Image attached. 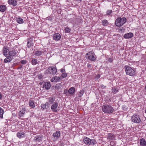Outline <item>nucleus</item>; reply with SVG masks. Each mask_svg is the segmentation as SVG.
I'll return each instance as SVG.
<instances>
[{"label": "nucleus", "instance_id": "nucleus-36", "mask_svg": "<svg viewBox=\"0 0 146 146\" xmlns=\"http://www.w3.org/2000/svg\"><path fill=\"white\" fill-rule=\"evenodd\" d=\"M112 92L114 94H116L118 92V89L117 88L114 87L112 89Z\"/></svg>", "mask_w": 146, "mask_h": 146}, {"label": "nucleus", "instance_id": "nucleus-18", "mask_svg": "<svg viewBox=\"0 0 146 146\" xmlns=\"http://www.w3.org/2000/svg\"><path fill=\"white\" fill-rule=\"evenodd\" d=\"M25 133L23 131L18 132L17 134V136L19 138H23L25 136Z\"/></svg>", "mask_w": 146, "mask_h": 146}, {"label": "nucleus", "instance_id": "nucleus-42", "mask_svg": "<svg viewBox=\"0 0 146 146\" xmlns=\"http://www.w3.org/2000/svg\"><path fill=\"white\" fill-rule=\"evenodd\" d=\"M100 75L99 74H98L97 75L95 78L96 80H97L100 77Z\"/></svg>", "mask_w": 146, "mask_h": 146}, {"label": "nucleus", "instance_id": "nucleus-25", "mask_svg": "<svg viewBox=\"0 0 146 146\" xmlns=\"http://www.w3.org/2000/svg\"><path fill=\"white\" fill-rule=\"evenodd\" d=\"M48 103L49 104H53L55 101V98L52 97H50L48 98Z\"/></svg>", "mask_w": 146, "mask_h": 146}, {"label": "nucleus", "instance_id": "nucleus-4", "mask_svg": "<svg viewBox=\"0 0 146 146\" xmlns=\"http://www.w3.org/2000/svg\"><path fill=\"white\" fill-rule=\"evenodd\" d=\"M124 68L126 74L129 75L131 76H133L135 74V70L130 66L125 65L124 66Z\"/></svg>", "mask_w": 146, "mask_h": 146}, {"label": "nucleus", "instance_id": "nucleus-39", "mask_svg": "<svg viewBox=\"0 0 146 146\" xmlns=\"http://www.w3.org/2000/svg\"><path fill=\"white\" fill-rule=\"evenodd\" d=\"M21 63L22 64H25L27 63V61L26 60H22L21 61Z\"/></svg>", "mask_w": 146, "mask_h": 146}, {"label": "nucleus", "instance_id": "nucleus-8", "mask_svg": "<svg viewBox=\"0 0 146 146\" xmlns=\"http://www.w3.org/2000/svg\"><path fill=\"white\" fill-rule=\"evenodd\" d=\"M48 70V72L51 74H55L57 72V69L54 67H49Z\"/></svg>", "mask_w": 146, "mask_h": 146}, {"label": "nucleus", "instance_id": "nucleus-22", "mask_svg": "<svg viewBox=\"0 0 146 146\" xmlns=\"http://www.w3.org/2000/svg\"><path fill=\"white\" fill-rule=\"evenodd\" d=\"M133 36V34L131 33H129L126 34H125L123 36L125 38H131Z\"/></svg>", "mask_w": 146, "mask_h": 146}, {"label": "nucleus", "instance_id": "nucleus-5", "mask_svg": "<svg viewBox=\"0 0 146 146\" xmlns=\"http://www.w3.org/2000/svg\"><path fill=\"white\" fill-rule=\"evenodd\" d=\"M83 141L87 145H94L97 143L96 141L94 139H91L87 137H84Z\"/></svg>", "mask_w": 146, "mask_h": 146}, {"label": "nucleus", "instance_id": "nucleus-41", "mask_svg": "<svg viewBox=\"0 0 146 146\" xmlns=\"http://www.w3.org/2000/svg\"><path fill=\"white\" fill-rule=\"evenodd\" d=\"M108 61L109 62H111L113 61V59L111 58H108Z\"/></svg>", "mask_w": 146, "mask_h": 146}, {"label": "nucleus", "instance_id": "nucleus-21", "mask_svg": "<svg viewBox=\"0 0 146 146\" xmlns=\"http://www.w3.org/2000/svg\"><path fill=\"white\" fill-rule=\"evenodd\" d=\"M60 132L59 131H57L55 133L53 134V136L55 139H58L60 136Z\"/></svg>", "mask_w": 146, "mask_h": 146}, {"label": "nucleus", "instance_id": "nucleus-32", "mask_svg": "<svg viewBox=\"0 0 146 146\" xmlns=\"http://www.w3.org/2000/svg\"><path fill=\"white\" fill-rule=\"evenodd\" d=\"M31 62L32 65H35L37 63V60L36 59L33 58Z\"/></svg>", "mask_w": 146, "mask_h": 146}, {"label": "nucleus", "instance_id": "nucleus-9", "mask_svg": "<svg viewBox=\"0 0 146 146\" xmlns=\"http://www.w3.org/2000/svg\"><path fill=\"white\" fill-rule=\"evenodd\" d=\"M2 50L3 55L5 57H7L8 54V52H9V51L8 48L7 46H5L3 47Z\"/></svg>", "mask_w": 146, "mask_h": 146}, {"label": "nucleus", "instance_id": "nucleus-43", "mask_svg": "<svg viewBox=\"0 0 146 146\" xmlns=\"http://www.w3.org/2000/svg\"><path fill=\"white\" fill-rule=\"evenodd\" d=\"M65 69L63 68H62L60 70V72H65Z\"/></svg>", "mask_w": 146, "mask_h": 146}, {"label": "nucleus", "instance_id": "nucleus-20", "mask_svg": "<svg viewBox=\"0 0 146 146\" xmlns=\"http://www.w3.org/2000/svg\"><path fill=\"white\" fill-rule=\"evenodd\" d=\"M61 38V36L59 33H55L53 35V38L56 40H59Z\"/></svg>", "mask_w": 146, "mask_h": 146}, {"label": "nucleus", "instance_id": "nucleus-16", "mask_svg": "<svg viewBox=\"0 0 146 146\" xmlns=\"http://www.w3.org/2000/svg\"><path fill=\"white\" fill-rule=\"evenodd\" d=\"M49 107V105L48 102H46L45 104H42L41 105V108L42 110L48 109Z\"/></svg>", "mask_w": 146, "mask_h": 146}, {"label": "nucleus", "instance_id": "nucleus-46", "mask_svg": "<svg viewBox=\"0 0 146 146\" xmlns=\"http://www.w3.org/2000/svg\"><path fill=\"white\" fill-rule=\"evenodd\" d=\"M77 1H81L82 0H76Z\"/></svg>", "mask_w": 146, "mask_h": 146}, {"label": "nucleus", "instance_id": "nucleus-13", "mask_svg": "<svg viewBox=\"0 0 146 146\" xmlns=\"http://www.w3.org/2000/svg\"><path fill=\"white\" fill-rule=\"evenodd\" d=\"M78 19L77 18V17L76 16H74L73 17V18L70 19L69 21H70L71 23L74 24H76L78 22Z\"/></svg>", "mask_w": 146, "mask_h": 146}, {"label": "nucleus", "instance_id": "nucleus-6", "mask_svg": "<svg viewBox=\"0 0 146 146\" xmlns=\"http://www.w3.org/2000/svg\"><path fill=\"white\" fill-rule=\"evenodd\" d=\"M131 121L135 123H139L141 121L139 116L137 114H134L131 118Z\"/></svg>", "mask_w": 146, "mask_h": 146}, {"label": "nucleus", "instance_id": "nucleus-38", "mask_svg": "<svg viewBox=\"0 0 146 146\" xmlns=\"http://www.w3.org/2000/svg\"><path fill=\"white\" fill-rule=\"evenodd\" d=\"M67 76V73L65 72H64V73H62V75L60 77V78L62 77V78H66Z\"/></svg>", "mask_w": 146, "mask_h": 146}, {"label": "nucleus", "instance_id": "nucleus-26", "mask_svg": "<svg viewBox=\"0 0 146 146\" xmlns=\"http://www.w3.org/2000/svg\"><path fill=\"white\" fill-rule=\"evenodd\" d=\"M29 105L32 108H34L35 107L34 101L32 100H30L29 102Z\"/></svg>", "mask_w": 146, "mask_h": 146}, {"label": "nucleus", "instance_id": "nucleus-30", "mask_svg": "<svg viewBox=\"0 0 146 146\" xmlns=\"http://www.w3.org/2000/svg\"><path fill=\"white\" fill-rule=\"evenodd\" d=\"M34 139L37 141L40 142L42 141V137L40 136H36L35 137Z\"/></svg>", "mask_w": 146, "mask_h": 146}, {"label": "nucleus", "instance_id": "nucleus-14", "mask_svg": "<svg viewBox=\"0 0 146 146\" xmlns=\"http://www.w3.org/2000/svg\"><path fill=\"white\" fill-rule=\"evenodd\" d=\"M8 3L10 5L15 6L17 5V0H8Z\"/></svg>", "mask_w": 146, "mask_h": 146}, {"label": "nucleus", "instance_id": "nucleus-10", "mask_svg": "<svg viewBox=\"0 0 146 146\" xmlns=\"http://www.w3.org/2000/svg\"><path fill=\"white\" fill-rule=\"evenodd\" d=\"M58 107V103L57 102H54L51 106V109L53 112H56L58 111L57 109Z\"/></svg>", "mask_w": 146, "mask_h": 146}, {"label": "nucleus", "instance_id": "nucleus-15", "mask_svg": "<svg viewBox=\"0 0 146 146\" xmlns=\"http://www.w3.org/2000/svg\"><path fill=\"white\" fill-rule=\"evenodd\" d=\"M22 108L21 109V110L19 111V114L20 117H23L24 114H25L26 111V109L23 107H22Z\"/></svg>", "mask_w": 146, "mask_h": 146}, {"label": "nucleus", "instance_id": "nucleus-27", "mask_svg": "<svg viewBox=\"0 0 146 146\" xmlns=\"http://www.w3.org/2000/svg\"><path fill=\"white\" fill-rule=\"evenodd\" d=\"M6 7L4 5H1L0 6V11L1 12H3L6 10Z\"/></svg>", "mask_w": 146, "mask_h": 146}, {"label": "nucleus", "instance_id": "nucleus-37", "mask_svg": "<svg viewBox=\"0 0 146 146\" xmlns=\"http://www.w3.org/2000/svg\"><path fill=\"white\" fill-rule=\"evenodd\" d=\"M70 31V29L68 27L65 28V32L67 33H69Z\"/></svg>", "mask_w": 146, "mask_h": 146}, {"label": "nucleus", "instance_id": "nucleus-34", "mask_svg": "<svg viewBox=\"0 0 146 146\" xmlns=\"http://www.w3.org/2000/svg\"><path fill=\"white\" fill-rule=\"evenodd\" d=\"M4 113V111L3 109L0 107V118H3V115Z\"/></svg>", "mask_w": 146, "mask_h": 146}, {"label": "nucleus", "instance_id": "nucleus-35", "mask_svg": "<svg viewBox=\"0 0 146 146\" xmlns=\"http://www.w3.org/2000/svg\"><path fill=\"white\" fill-rule=\"evenodd\" d=\"M84 92V90H81L78 94V97H81Z\"/></svg>", "mask_w": 146, "mask_h": 146}, {"label": "nucleus", "instance_id": "nucleus-23", "mask_svg": "<svg viewBox=\"0 0 146 146\" xmlns=\"http://www.w3.org/2000/svg\"><path fill=\"white\" fill-rule=\"evenodd\" d=\"M51 86L50 84V82H46L45 83L43 86V88H45L46 89L48 90Z\"/></svg>", "mask_w": 146, "mask_h": 146}, {"label": "nucleus", "instance_id": "nucleus-40", "mask_svg": "<svg viewBox=\"0 0 146 146\" xmlns=\"http://www.w3.org/2000/svg\"><path fill=\"white\" fill-rule=\"evenodd\" d=\"M115 143L114 141H111L110 142V145L112 146H114L115 145Z\"/></svg>", "mask_w": 146, "mask_h": 146}, {"label": "nucleus", "instance_id": "nucleus-33", "mask_svg": "<svg viewBox=\"0 0 146 146\" xmlns=\"http://www.w3.org/2000/svg\"><path fill=\"white\" fill-rule=\"evenodd\" d=\"M102 24L104 26H106L108 24V22L107 20L104 19L102 20Z\"/></svg>", "mask_w": 146, "mask_h": 146}, {"label": "nucleus", "instance_id": "nucleus-44", "mask_svg": "<svg viewBox=\"0 0 146 146\" xmlns=\"http://www.w3.org/2000/svg\"><path fill=\"white\" fill-rule=\"evenodd\" d=\"M101 87V88H102V89H104V88H105V87H106V86H104V85H101V86H100Z\"/></svg>", "mask_w": 146, "mask_h": 146}, {"label": "nucleus", "instance_id": "nucleus-12", "mask_svg": "<svg viewBox=\"0 0 146 146\" xmlns=\"http://www.w3.org/2000/svg\"><path fill=\"white\" fill-rule=\"evenodd\" d=\"M115 135L113 133H109L108 134L107 138L109 141L115 140Z\"/></svg>", "mask_w": 146, "mask_h": 146}, {"label": "nucleus", "instance_id": "nucleus-28", "mask_svg": "<svg viewBox=\"0 0 146 146\" xmlns=\"http://www.w3.org/2000/svg\"><path fill=\"white\" fill-rule=\"evenodd\" d=\"M112 12L113 11L112 10H108L106 12V14L104 15V16L106 17L107 15H109L111 17L112 16L111 14Z\"/></svg>", "mask_w": 146, "mask_h": 146}, {"label": "nucleus", "instance_id": "nucleus-17", "mask_svg": "<svg viewBox=\"0 0 146 146\" xmlns=\"http://www.w3.org/2000/svg\"><path fill=\"white\" fill-rule=\"evenodd\" d=\"M139 141L140 146H146V141L144 138L140 139Z\"/></svg>", "mask_w": 146, "mask_h": 146}, {"label": "nucleus", "instance_id": "nucleus-29", "mask_svg": "<svg viewBox=\"0 0 146 146\" xmlns=\"http://www.w3.org/2000/svg\"><path fill=\"white\" fill-rule=\"evenodd\" d=\"M75 91V88L74 87L70 88L68 90V93L70 94H72L74 93Z\"/></svg>", "mask_w": 146, "mask_h": 146}, {"label": "nucleus", "instance_id": "nucleus-31", "mask_svg": "<svg viewBox=\"0 0 146 146\" xmlns=\"http://www.w3.org/2000/svg\"><path fill=\"white\" fill-rule=\"evenodd\" d=\"M42 53V52L41 51L36 50L35 51V55L36 56H39L41 55Z\"/></svg>", "mask_w": 146, "mask_h": 146}, {"label": "nucleus", "instance_id": "nucleus-19", "mask_svg": "<svg viewBox=\"0 0 146 146\" xmlns=\"http://www.w3.org/2000/svg\"><path fill=\"white\" fill-rule=\"evenodd\" d=\"M62 79L60 77H57L56 76L53 77H52L50 81L51 82H58L59 80H61Z\"/></svg>", "mask_w": 146, "mask_h": 146}, {"label": "nucleus", "instance_id": "nucleus-11", "mask_svg": "<svg viewBox=\"0 0 146 146\" xmlns=\"http://www.w3.org/2000/svg\"><path fill=\"white\" fill-rule=\"evenodd\" d=\"M33 38H30L28 39L27 45L28 48H31L33 46Z\"/></svg>", "mask_w": 146, "mask_h": 146}, {"label": "nucleus", "instance_id": "nucleus-45", "mask_svg": "<svg viewBox=\"0 0 146 146\" xmlns=\"http://www.w3.org/2000/svg\"><path fill=\"white\" fill-rule=\"evenodd\" d=\"M2 97V95L0 93V100L1 99Z\"/></svg>", "mask_w": 146, "mask_h": 146}, {"label": "nucleus", "instance_id": "nucleus-48", "mask_svg": "<svg viewBox=\"0 0 146 146\" xmlns=\"http://www.w3.org/2000/svg\"><path fill=\"white\" fill-rule=\"evenodd\" d=\"M145 113H146V109L145 110Z\"/></svg>", "mask_w": 146, "mask_h": 146}, {"label": "nucleus", "instance_id": "nucleus-47", "mask_svg": "<svg viewBox=\"0 0 146 146\" xmlns=\"http://www.w3.org/2000/svg\"><path fill=\"white\" fill-rule=\"evenodd\" d=\"M145 89H146V86H145Z\"/></svg>", "mask_w": 146, "mask_h": 146}, {"label": "nucleus", "instance_id": "nucleus-1", "mask_svg": "<svg viewBox=\"0 0 146 146\" xmlns=\"http://www.w3.org/2000/svg\"><path fill=\"white\" fill-rule=\"evenodd\" d=\"M17 52V50L14 47L12 49L10 48L8 55L4 59V62L5 63L10 62L13 59V57L15 56Z\"/></svg>", "mask_w": 146, "mask_h": 146}, {"label": "nucleus", "instance_id": "nucleus-3", "mask_svg": "<svg viewBox=\"0 0 146 146\" xmlns=\"http://www.w3.org/2000/svg\"><path fill=\"white\" fill-rule=\"evenodd\" d=\"M102 110L103 112L107 113H112L114 109L111 106L107 105H103L102 107Z\"/></svg>", "mask_w": 146, "mask_h": 146}, {"label": "nucleus", "instance_id": "nucleus-24", "mask_svg": "<svg viewBox=\"0 0 146 146\" xmlns=\"http://www.w3.org/2000/svg\"><path fill=\"white\" fill-rule=\"evenodd\" d=\"M16 21L19 24H22L24 23L23 19L21 18L20 17H16Z\"/></svg>", "mask_w": 146, "mask_h": 146}, {"label": "nucleus", "instance_id": "nucleus-2", "mask_svg": "<svg viewBox=\"0 0 146 146\" xmlns=\"http://www.w3.org/2000/svg\"><path fill=\"white\" fill-rule=\"evenodd\" d=\"M126 19L125 18L121 17H118L115 22V25L117 27H121L126 22Z\"/></svg>", "mask_w": 146, "mask_h": 146}, {"label": "nucleus", "instance_id": "nucleus-7", "mask_svg": "<svg viewBox=\"0 0 146 146\" xmlns=\"http://www.w3.org/2000/svg\"><path fill=\"white\" fill-rule=\"evenodd\" d=\"M94 53L90 52L86 54V57L92 61H94L96 59V57Z\"/></svg>", "mask_w": 146, "mask_h": 146}]
</instances>
